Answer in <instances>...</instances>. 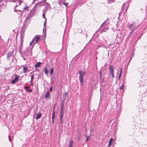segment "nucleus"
<instances>
[{
	"label": "nucleus",
	"mask_w": 147,
	"mask_h": 147,
	"mask_svg": "<svg viewBox=\"0 0 147 147\" xmlns=\"http://www.w3.org/2000/svg\"><path fill=\"white\" fill-rule=\"evenodd\" d=\"M40 40V36L37 35L35 36L34 38L33 39L32 41L30 42V46H32V47H30V50H32V49L34 45L38 43V41Z\"/></svg>",
	"instance_id": "f257e3e1"
},
{
	"label": "nucleus",
	"mask_w": 147,
	"mask_h": 147,
	"mask_svg": "<svg viewBox=\"0 0 147 147\" xmlns=\"http://www.w3.org/2000/svg\"><path fill=\"white\" fill-rule=\"evenodd\" d=\"M78 74H80L79 80L81 84L82 85H84V76L86 74V72L85 71H82V70H80L79 71Z\"/></svg>",
	"instance_id": "f03ea898"
},
{
	"label": "nucleus",
	"mask_w": 147,
	"mask_h": 147,
	"mask_svg": "<svg viewBox=\"0 0 147 147\" xmlns=\"http://www.w3.org/2000/svg\"><path fill=\"white\" fill-rule=\"evenodd\" d=\"M109 69L110 71V74L112 75V78H113L114 76V67L113 66L111 65L109 66Z\"/></svg>",
	"instance_id": "7ed1b4c3"
},
{
	"label": "nucleus",
	"mask_w": 147,
	"mask_h": 147,
	"mask_svg": "<svg viewBox=\"0 0 147 147\" xmlns=\"http://www.w3.org/2000/svg\"><path fill=\"white\" fill-rule=\"evenodd\" d=\"M63 113V110H60V113L59 115V119L60 121V123H62L63 122L62 119L64 115Z\"/></svg>",
	"instance_id": "20e7f679"
},
{
	"label": "nucleus",
	"mask_w": 147,
	"mask_h": 147,
	"mask_svg": "<svg viewBox=\"0 0 147 147\" xmlns=\"http://www.w3.org/2000/svg\"><path fill=\"white\" fill-rule=\"evenodd\" d=\"M13 56V53L10 52L7 54V61H9L11 57H12Z\"/></svg>",
	"instance_id": "39448f33"
},
{
	"label": "nucleus",
	"mask_w": 147,
	"mask_h": 147,
	"mask_svg": "<svg viewBox=\"0 0 147 147\" xmlns=\"http://www.w3.org/2000/svg\"><path fill=\"white\" fill-rule=\"evenodd\" d=\"M19 80V77L16 75L14 79L13 80L11 81V83L13 84H15L16 82L18 81Z\"/></svg>",
	"instance_id": "423d86ee"
},
{
	"label": "nucleus",
	"mask_w": 147,
	"mask_h": 147,
	"mask_svg": "<svg viewBox=\"0 0 147 147\" xmlns=\"http://www.w3.org/2000/svg\"><path fill=\"white\" fill-rule=\"evenodd\" d=\"M42 114L41 113H38L36 117V119H38L40 118V117H41Z\"/></svg>",
	"instance_id": "0eeeda50"
},
{
	"label": "nucleus",
	"mask_w": 147,
	"mask_h": 147,
	"mask_svg": "<svg viewBox=\"0 0 147 147\" xmlns=\"http://www.w3.org/2000/svg\"><path fill=\"white\" fill-rule=\"evenodd\" d=\"M41 64V63L40 62H38L35 65V67L36 68L37 67H39L40 66V65Z\"/></svg>",
	"instance_id": "6e6552de"
},
{
	"label": "nucleus",
	"mask_w": 147,
	"mask_h": 147,
	"mask_svg": "<svg viewBox=\"0 0 147 147\" xmlns=\"http://www.w3.org/2000/svg\"><path fill=\"white\" fill-rule=\"evenodd\" d=\"M136 28H137L136 27H134V28L133 29H131V31L130 32V34H132L134 32Z\"/></svg>",
	"instance_id": "1a4fd4ad"
},
{
	"label": "nucleus",
	"mask_w": 147,
	"mask_h": 147,
	"mask_svg": "<svg viewBox=\"0 0 147 147\" xmlns=\"http://www.w3.org/2000/svg\"><path fill=\"white\" fill-rule=\"evenodd\" d=\"M113 138H111L110 139L109 142V143L108 145V146H110L111 145L112 142L113 141Z\"/></svg>",
	"instance_id": "9d476101"
},
{
	"label": "nucleus",
	"mask_w": 147,
	"mask_h": 147,
	"mask_svg": "<svg viewBox=\"0 0 147 147\" xmlns=\"http://www.w3.org/2000/svg\"><path fill=\"white\" fill-rule=\"evenodd\" d=\"M45 74L46 75L48 76V73H49V71L48 70L47 68V67L45 68Z\"/></svg>",
	"instance_id": "9b49d317"
},
{
	"label": "nucleus",
	"mask_w": 147,
	"mask_h": 147,
	"mask_svg": "<svg viewBox=\"0 0 147 147\" xmlns=\"http://www.w3.org/2000/svg\"><path fill=\"white\" fill-rule=\"evenodd\" d=\"M22 2L20 0H19L18 1V3L16 4V7L17 6L21 5Z\"/></svg>",
	"instance_id": "f8f14e48"
},
{
	"label": "nucleus",
	"mask_w": 147,
	"mask_h": 147,
	"mask_svg": "<svg viewBox=\"0 0 147 147\" xmlns=\"http://www.w3.org/2000/svg\"><path fill=\"white\" fill-rule=\"evenodd\" d=\"M28 68L27 67H24L23 68V72L24 73H26Z\"/></svg>",
	"instance_id": "ddd939ff"
},
{
	"label": "nucleus",
	"mask_w": 147,
	"mask_h": 147,
	"mask_svg": "<svg viewBox=\"0 0 147 147\" xmlns=\"http://www.w3.org/2000/svg\"><path fill=\"white\" fill-rule=\"evenodd\" d=\"M67 95V93L65 92L64 94H63V100H65V99L66 96Z\"/></svg>",
	"instance_id": "4468645a"
},
{
	"label": "nucleus",
	"mask_w": 147,
	"mask_h": 147,
	"mask_svg": "<svg viewBox=\"0 0 147 147\" xmlns=\"http://www.w3.org/2000/svg\"><path fill=\"white\" fill-rule=\"evenodd\" d=\"M73 142L72 140H71L70 141L69 147H73Z\"/></svg>",
	"instance_id": "2eb2a0df"
},
{
	"label": "nucleus",
	"mask_w": 147,
	"mask_h": 147,
	"mask_svg": "<svg viewBox=\"0 0 147 147\" xmlns=\"http://www.w3.org/2000/svg\"><path fill=\"white\" fill-rule=\"evenodd\" d=\"M50 96V95L49 93V92L48 91H47L46 93V94L45 96V97L46 98H48Z\"/></svg>",
	"instance_id": "dca6fc26"
},
{
	"label": "nucleus",
	"mask_w": 147,
	"mask_h": 147,
	"mask_svg": "<svg viewBox=\"0 0 147 147\" xmlns=\"http://www.w3.org/2000/svg\"><path fill=\"white\" fill-rule=\"evenodd\" d=\"M64 105V102H62L61 103V106L60 110H63Z\"/></svg>",
	"instance_id": "f3484780"
},
{
	"label": "nucleus",
	"mask_w": 147,
	"mask_h": 147,
	"mask_svg": "<svg viewBox=\"0 0 147 147\" xmlns=\"http://www.w3.org/2000/svg\"><path fill=\"white\" fill-rule=\"evenodd\" d=\"M55 118V111H53L52 114V119L53 120Z\"/></svg>",
	"instance_id": "a211bd4d"
},
{
	"label": "nucleus",
	"mask_w": 147,
	"mask_h": 147,
	"mask_svg": "<svg viewBox=\"0 0 147 147\" xmlns=\"http://www.w3.org/2000/svg\"><path fill=\"white\" fill-rule=\"evenodd\" d=\"M109 28L108 27H105L104 28V29H103V30L101 31V32H105Z\"/></svg>",
	"instance_id": "6ab92c4d"
},
{
	"label": "nucleus",
	"mask_w": 147,
	"mask_h": 147,
	"mask_svg": "<svg viewBox=\"0 0 147 147\" xmlns=\"http://www.w3.org/2000/svg\"><path fill=\"white\" fill-rule=\"evenodd\" d=\"M46 12V11H43L42 15L43 18H45L46 21V18L45 17V12Z\"/></svg>",
	"instance_id": "aec40b11"
},
{
	"label": "nucleus",
	"mask_w": 147,
	"mask_h": 147,
	"mask_svg": "<svg viewBox=\"0 0 147 147\" xmlns=\"http://www.w3.org/2000/svg\"><path fill=\"white\" fill-rule=\"evenodd\" d=\"M86 141L88 142L90 140V136H86Z\"/></svg>",
	"instance_id": "412c9836"
},
{
	"label": "nucleus",
	"mask_w": 147,
	"mask_h": 147,
	"mask_svg": "<svg viewBox=\"0 0 147 147\" xmlns=\"http://www.w3.org/2000/svg\"><path fill=\"white\" fill-rule=\"evenodd\" d=\"M134 25V23H132L129 26H128V28H129V29H131V27H132L133 25Z\"/></svg>",
	"instance_id": "4be33fe9"
},
{
	"label": "nucleus",
	"mask_w": 147,
	"mask_h": 147,
	"mask_svg": "<svg viewBox=\"0 0 147 147\" xmlns=\"http://www.w3.org/2000/svg\"><path fill=\"white\" fill-rule=\"evenodd\" d=\"M25 7H24L23 8V10H27V9H28V8L27 7V5H26V4H25Z\"/></svg>",
	"instance_id": "5701e85b"
},
{
	"label": "nucleus",
	"mask_w": 147,
	"mask_h": 147,
	"mask_svg": "<svg viewBox=\"0 0 147 147\" xmlns=\"http://www.w3.org/2000/svg\"><path fill=\"white\" fill-rule=\"evenodd\" d=\"M53 68H51V72L50 74L51 75H52L53 74Z\"/></svg>",
	"instance_id": "b1692460"
},
{
	"label": "nucleus",
	"mask_w": 147,
	"mask_h": 147,
	"mask_svg": "<svg viewBox=\"0 0 147 147\" xmlns=\"http://www.w3.org/2000/svg\"><path fill=\"white\" fill-rule=\"evenodd\" d=\"M124 87V86L123 84H122V85L120 87V88L121 90H123V89Z\"/></svg>",
	"instance_id": "393cba45"
},
{
	"label": "nucleus",
	"mask_w": 147,
	"mask_h": 147,
	"mask_svg": "<svg viewBox=\"0 0 147 147\" xmlns=\"http://www.w3.org/2000/svg\"><path fill=\"white\" fill-rule=\"evenodd\" d=\"M108 3H111L112 2L113 0H108Z\"/></svg>",
	"instance_id": "a878e982"
},
{
	"label": "nucleus",
	"mask_w": 147,
	"mask_h": 147,
	"mask_svg": "<svg viewBox=\"0 0 147 147\" xmlns=\"http://www.w3.org/2000/svg\"><path fill=\"white\" fill-rule=\"evenodd\" d=\"M121 74H119V76L118 77V79L119 80L120 79V78L121 76Z\"/></svg>",
	"instance_id": "bb28decb"
},
{
	"label": "nucleus",
	"mask_w": 147,
	"mask_h": 147,
	"mask_svg": "<svg viewBox=\"0 0 147 147\" xmlns=\"http://www.w3.org/2000/svg\"><path fill=\"white\" fill-rule=\"evenodd\" d=\"M32 91V89H28L27 91L28 92H31Z\"/></svg>",
	"instance_id": "cd10ccee"
},
{
	"label": "nucleus",
	"mask_w": 147,
	"mask_h": 147,
	"mask_svg": "<svg viewBox=\"0 0 147 147\" xmlns=\"http://www.w3.org/2000/svg\"><path fill=\"white\" fill-rule=\"evenodd\" d=\"M46 3L49 5V7L50 8H51V7H50V5L48 3L46 2Z\"/></svg>",
	"instance_id": "c85d7f7f"
},
{
	"label": "nucleus",
	"mask_w": 147,
	"mask_h": 147,
	"mask_svg": "<svg viewBox=\"0 0 147 147\" xmlns=\"http://www.w3.org/2000/svg\"><path fill=\"white\" fill-rule=\"evenodd\" d=\"M21 11L20 10H16V8H15L14 9V11H15V12H16V11Z\"/></svg>",
	"instance_id": "c756f323"
},
{
	"label": "nucleus",
	"mask_w": 147,
	"mask_h": 147,
	"mask_svg": "<svg viewBox=\"0 0 147 147\" xmlns=\"http://www.w3.org/2000/svg\"><path fill=\"white\" fill-rule=\"evenodd\" d=\"M100 78L101 79V71H100Z\"/></svg>",
	"instance_id": "7c9ffc66"
},
{
	"label": "nucleus",
	"mask_w": 147,
	"mask_h": 147,
	"mask_svg": "<svg viewBox=\"0 0 147 147\" xmlns=\"http://www.w3.org/2000/svg\"><path fill=\"white\" fill-rule=\"evenodd\" d=\"M34 75H32V76H31V80H33V79L34 78Z\"/></svg>",
	"instance_id": "2f4dec72"
},
{
	"label": "nucleus",
	"mask_w": 147,
	"mask_h": 147,
	"mask_svg": "<svg viewBox=\"0 0 147 147\" xmlns=\"http://www.w3.org/2000/svg\"><path fill=\"white\" fill-rule=\"evenodd\" d=\"M45 8L46 9V11H47V10H48V7H45Z\"/></svg>",
	"instance_id": "473e14b6"
},
{
	"label": "nucleus",
	"mask_w": 147,
	"mask_h": 147,
	"mask_svg": "<svg viewBox=\"0 0 147 147\" xmlns=\"http://www.w3.org/2000/svg\"><path fill=\"white\" fill-rule=\"evenodd\" d=\"M108 20V19H107L101 25V26H102L105 22H106V21Z\"/></svg>",
	"instance_id": "72a5a7b5"
},
{
	"label": "nucleus",
	"mask_w": 147,
	"mask_h": 147,
	"mask_svg": "<svg viewBox=\"0 0 147 147\" xmlns=\"http://www.w3.org/2000/svg\"><path fill=\"white\" fill-rule=\"evenodd\" d=\"M122 69L121 68L120 70V74H122Z\"/></svg>",
	"instance_id": "f704fd0d"
},
{
	"label": "nucleus",
	"mask_w": 147,
	"mask_h": 147,
	"mask_svg": "<svg viewBox=\"0 0 147 147\" xmlns=\"http://www.w3.org/2000/svg\"><path fill=\"white\" fill-rule=\"evenodd\" d=\"M23 41H22V38H21V44H22L23 43Z\"/></svg>",
	"instance_id": "c9c22d12"
},
{
	"label": "nucleus",
	"mask_w": 147,
	"mask_h": 147,
	"mask_svg": "<svg viewBox=\"0 0 147 147\" xmlns=\"http://www.w3.org/2000/svg\"><path fill=\"white\" fill-rule=\"evenodd\" d=\"M30 13H29L28 16V17L29 18H30Z\"/></svg>",
	"instance_id": "e433bc0d"
},
{
	"label": "nucleus",
	"mask_w": 147,
	"mask_h": 147,
	"mask_svg": "<svg viewBox=\"0 0 147 147\" xmlns=\"http://www.w3.org/2000/svg\"><path fill=\"white\" fill-rule=\"evenodd\" d=\"M63 4L65 5L66 7H67V5L65 3H64Z\"/></svg>",
	"instance_id": "4c0bfd02"
},
{
	"label": "nucleus",
	"mask_w": 147,
	"mask_h": 147,
	"mask_svg": "<svg viewBox=\"0 0 147 147\" xmlns=\"http://www.w3.org/2000/svg\"><path fill=\"white\" fill-rule=\"evenodd\" d=\"M9 141H10V142H11V140H10V136H9Z\"/></svg>",
	"instance_id": "58836bf2"
},
{
	"label": "nucleus",
	"mask_w": 147,
	"mask_h": 147,
	"mask_svg": "<svg viewBox=\"0 0 147 147\" xmlns=\"http://www.w3.org/2000/svg\"><path fill=\"white\" fill-rule=\"evenodd\" d=\"M125 5V3H124L123 4V6L122 7V8L123 9V6L124 5Z\"/></svg>",
	"instance_id": "ea45409f"
},
{
	"label": "nucleus",
	"mask_w": 147,
	"mask_h": 147,
	"mask_svg": "<svg viewBox=\"0 0 147 147\" xmlns=\"http://www.w3.org/2000/svg\"><path fill=\"white\" fill-rule=\"evenodd\" d=\"M52 88L51 87L50 89V91H52Z\"/></svg>",
	"instance_id": "a19ab883"
},
{
	"label": "nucleus",
	"mask_w": 147,
	"mask_h": 147,
	"mask_svg": "<svg viewBox=\"0 0 147 147\" xmlns=\"http://www.w3.org/2000/svg\"><path fill=\"white\" fill-rule=\"evenodd\" d=\"M17 1L16 0H13V1L15 2H16Z\"/></svg>",
	"instance_id": "79ce46f5"
},
{
	"label": "nucleus",
	"mask_w": 147,
	"mask_h": 147,
	"mask_svg": "<svg viewBox=\"0 0 147 147\" xmlns=\"http://www.w3.org/2000/svg\"><path fill=\"white\" fill-rule=\"evenodd\" d=\"M31 85H33V82H31Z\"/></svg>",
	"instance_id": "37998d69"
},
{
	"label": "nucleus",
	"mask_w": 147,
	"mask_h": 147,
	"mask_svg": "<svg viewBox=\"0 0 147 147\" xmlns=\"http://www.w3.org/2000/svg\"><path fill=\"white\" fill-rule=\"evenodd\" d=\"M55 109V106H54V107H53V111H54Z\"/></svg>",
	"instance_id": "c03bdc74"
},
{
	"label": "nucleus",
	"mask_w": 147,
	"mask_h": 147,
	"mask_svg": "<svg viewBox=\"0 0 147 147\" xmlns=\"http://www.w3.org/2000/svg\"><path fill=\"white\" fill-rule=\"evenodd\" d=\"M28 86L26 87V89H28Z\"/></svg>",
	"instance_id": "a18cd8bd"
},
{
	"label": "nucleus",
	"mask_w": 147,
	"mask_h": 147,
	"mask_svg": "<svg viewBox=\"0 0 147 147\" xmlns=\"http://www.w3.org/2000/svg\"><path fill=\"white\" fill-rule=\"evenodd\" d=\"M33 80H31H31H30V82H32V81H33Z\"/></svg>",
	"instance_id": "49530a36"
},
{
	"label": "nucleus",
	"mask_w": 147,
	"mask_h": 147,
	"mask_svg": "<svg viewBox=\"0 0 147 147\" xmlns=\"http://www.w3.org/2000/svg\"><path fill=\"white\" fill-rule=\"evenodd\" d=\"M36 0H33V2H32V3H33Z\"/></svg>",
	"instance_id": "de8ad7c7"
},
{
	"label": "nucleus",
	"mask_w": 147,
	"mask_h": 147,
	"mask_svg": "<svg viewBox=\"0 0 147 147\" xmlns=\"http://www.w3.org/2000/svg\"><path fill=\"white\" fill-rule=\"evenodd\" d=\"M45 22H46V21H45V22L44 23V25H45V24H46Z\"/></svg>",
	"instance_id": "09e8293b"
},
{
	"label": "nucleus",
	"mask_w": 147,
	"mask_h": 147,
	"mask_svg": "<svg viewBox=\"0 0 147 147\" xmlns=\"http://www.w3.org/2000/svg\"><path fill=\"white\" fill-rule=\"evenodd\" d=\"M46 0H43V1L45 2H46Z\"/></svg>",
	"instance_id": "8fccbe9b"
},
{
	"label": "nucleus",
	"mask_w": 147,
	"mask_h": 147,
	"mask_svg": "<svg viewBox=\"0 0 147 147\" xmlns=\"http://www.w3.org/2000/svg\"><path fill=\"white\" fill-rule=\"evenodd\" d=\"M101 47V46H100V45H99V46H98V48L99 47Z\"/></svg>",
	"instance_id": "3c124183"
},
{
	"label": "nucleus",
	"mask_w": 147,
	"mask_h": 147,
	"mask_svg": "<svg viewBox=\"0 0 147 147\" xmlns=\"http://www.w3.org/2000/svg\"><path fill=\"white\" fill-rule=\"evenodd\" d=\"M23 59H24V60H25V58H24V57H23Z\"/></svg>",
	"instance_id": "603ef678"
},
{
	"label": "nucleus",
	"mask_w": 147,
	"mask_h": 147,
	"mask_svg": "<svg viewBox=\"0 0 147 147\" xmlns=\"http://www.w3.org/2000/svg\"><path fill=\"white\" fill-rule=\"evenodd\" d=\"M1 0H0V2H1Z\"/></svg>",
	"instance_id": "864d4df0"
},
{
	"label": "nucleus",
	"mask_w": 147,
	"mask_h": 147,
	"mask_svg": "<svg viewBox=\"0 0 147 147\" xmlns=\"http://www.w3.org/2000/svg\"><path fill=\"white\" fill-rule=\"evenodd\" d=\"M32 16H31L30 17Z\"/></svg>",
	"instance_id": "5fc2aeb1"
},
{
	"label": "nucleus",
	"mask_w": 147,
	"mask_h": 147,
	"mask_svg": "<svg viewBox=\"0 0 147 147\" xmlns=\"http://www.w3.org/2000/svg\"><path fill=\"white\" fill-rule=\"evenodd\" d=\"M32 16H31L30 17Z\"/></svg>",
	"instance_id": "6e6d98bb"
}]
</instances>
